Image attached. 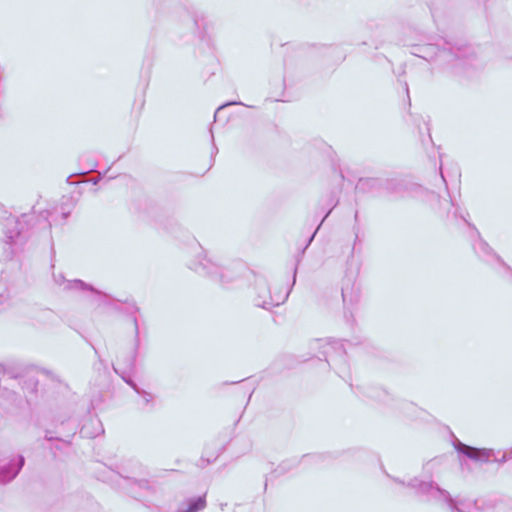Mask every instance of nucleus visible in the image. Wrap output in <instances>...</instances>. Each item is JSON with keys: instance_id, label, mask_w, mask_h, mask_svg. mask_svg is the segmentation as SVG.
<instances>
[{"instance_id": "f257e3e1", "label": "nucleus", "mask_w": 512, "mask_h": 512, "mask_svg": "<svg viewBox=\"0 0 512 512\" xmlns=\"http://www.w3.org/2000/svg\"><path fill=\"white\" fill-rule=\"evenodd\" d=\"M438 473V461L430 460L423 466V474L427 479L414 478L407 484L415 490V493L426 497L428 501H434L445 505L451 512H478L476 501L470 499L453 498L451 494L439 487L431 480Z\"/></svg>"}, {"instance_id": "f03ea898", "label": "nucleus", "mask_w": 512, "mask_h": 512, "mask_svg": "<svg viewBox=\"0 0 512 512\" xmlns=\"http://www.w3.org/2000/svg\"><path fill=\"white\" fill-rule=\"evenodd\" d=\"M30 215L23 214L21 217H8L4 222L5 249L8 250L7 258L22 250L28 238V223Z\"/></svg>"}, {"instance_id": "7ed1b4c3", "label": "nucleus", "mask_w": 512, "mask_h": 512, "mask_svg": "<svg viewBox=\"0 0 512 512\" xmlns=\"http://www.w3.org/2000/svg\"><path fill=\"white\" fill-rule=\"evenodd\" d=\"M403 44L405 46H409L412 48L411 53L415 56H418L420 58H423L427 61H432L436 57L441 58L443 61H450L451 58L454 56L451 48H443L439 49V44L435 43H415L413 42L410 37L403 40ZM458 55L455 54V57Z\"/></svg>"}, {"instance_id": "20e7f679", "label": "nucleus", "mask_w": 512, "mask_h": 512, "mask_svg": "<svg viewBox=\"0 0 512 512\" xmlns=\"http://www.w3.org/2000/svg\"><path fill=\"white\" fill-rule=\"evenodd\" d=\"M255 290L257 293L255 303L257 306L264 309H271L272 307L279 306L288 297V292L285 294H271L270 287L264 279L256 281Z\"/></svg>"}, {"instance_id": "39448f33", "label": "nucleus", "mask_w": 512, "mask_h": 512, "mask_svg": "<svg viewBox=\"0 0 512 512\" xmlns=\"http://www.w3.org/2000/svg\"><path fill=\"white\" fill-rule=\"evenodd\" d=\"M53 278L54 282L64 291H75L81 294L90 293L93 296H101V292L81 280H67L62 274H54Z\"/></svg>"}, {"instance_id": "423d86ee", "label": "nucleus", "mask_w": 512, "mask_h": 512, "mask_svg": "<svg viewBox=\"0 0 512 512\" xmlns=\"http://www.w3.org/2000/svg\"><path fill=\"white\" fill-rule=\"evenodd\" d=\"M198 261L192 264V269L196 272L210 275L213 278H218L222 281L223 273L221 267L211 257L208 256L207 252L201 250L198 255Z\"/></svg>"}, {"instance_id": "0eeeda50", "label": "nucleus", "mask_w": 512, "mask_h": 512, "mask_svg": "<svg viewBox=\"0 0 512 512\" xmlns=\"http://www.w3.org/2000/svg\"><path fill=\"white\" fill-rule=\"evenodd\" d=\"M455 448L459 453L478 462L498 461L494 451L491 449L474 448L466 444H463L460 441H457L455 443Z\"/></svg>"}, {"instance_id": "6e6552de", "label": "nucleus", "mask_w": 512, "mask_h": 512, "mask_svg": "<svg viewBox=\"0 0 512 512\" xmlns=\"http://www.w3.org/2000/svg\"><path fill=\"white\" fill-rule=\"evenodd\" d=\"M24 464L22 456L4 458L0 460V483H6L14 479Z\"/></svg>"}, {"instance_id": "1a4fd4ad", "label": "nucleus", "mask_w": 512, "mask_h": 512, "mask_svg": "<svg viewBox=\"0 0 512 512\" xmlns=\"http://www.w3.org/2000/svg\"><path fill=\"white\" fill-rule=\"evenodd\" d=\"M206 507L204 496L193 497L183 502L176 512H198Z\"/></svg>"}, {"instance_id": "9d476101", "label": "nucleus", "mask_w": 512, "mask_h": 512, "mask_svg": "<svg viewBox=\"0 0 512 512\" xmlns=\"http://www.w3.org/2000/svg\"><path fill=\"white\" fill-rule=\"evenodd\" d=\"M474 250L480 257H482L487 262L495 260L496 262L501 263L500 258L497 255H495L488 246V244L481 239L474 244Z\"/></svg>"}, {"instance_id": "9b49d317", "label": "nucleus", "mask_w": 512, "mask_h": 512, "mask_svg": "<svg viewBox=\"0 0 512 512\" xmlns=\"http://www.w3.org/2000/svg\"><path fill=\"white\" fill-rule=\"evenodd\" d=\"M8 300V295H0V311L7 306Z\"/></svg>"}, {"instance_id": "f8f14e48", "label": "nucleus", "mask_w": 512, "mask_h": 512, "mask_svg": "<svg viewBox=\"0 0 512 512\" xmlns=\"http://www.w3.org/2000/svg\"><path fill=\"white\" fill-rule=\"evenodd\" d=\"M327 346H328V349L342 348V343H340V342L327 343Z\"/></svg>"}, {"instance_id": "ddd939ff", "label": "nucleus", "mask_w": 512, "mask_h": 512, "mask_svg": "<svg viewBox=\"0 0 512 512\" xmlns=\"http://www.w3.org/2000/svg\"><path fill=\"white\" fill-rule=\"evenodd\" d=\"M141 394H142L143 399H144V401H145L146 403H149V402L151 401L152 396H151L149 393H147V392H142Z\"/></svg>"}, {"instance_id": "4468645a", "label": "nucleus", "mask_w": 512, "mask_h": 512, "mask_svg": "<svg viewBox=\"0 0 512 512\" xmlns=\"http://www.w3.org/2000/svg\"><path fill=\"white\" fill-rule=\"evenodd\" d=\"M231 104H237V103H236V102L228 103V105H231ZM226 106H227V104H226ZM224 107H225V105L220 106V107L218 108V110H217V111H216V113H215V117L217 116V114H218L219 110L223 109Z\"/></svg>"}, {"instance_id": "2eb2a0df", "label": "nucleus", "mask_w": 512, "mask_h": 512, "mask_svg": "<svg viewBox=\"0 0 512 512\" xmlns=\"http://www.w3.org/2000/svg\"><path fill=\"white\" fill-rule=\"evenodd\" d=\"M134 325H135V331H136V335H138V324H137V319L134 318Z\"/></svg>"}, {"instance_id": "dca6fc26", "label": "nucleus", "mask_w": 512, "mask_h": 512, "mask_svg": "<svg viewBox=\"0 0 512 512\" xmlns=\"http://www.w3.org/2000/svg\"><path fill=\"white\" fill-rule=\"evenodd\" d=\"M316 232H317V230H316V231L314 232V234L310 237V239H309V241H308V244H310V243H311V241L313 240V238H314V236H315Z\"/></svg>"}, {"instance_id": "f3484780", "label": "nucleus", "mask_w": 512, "mask_h": 512, "mask_svg": "<svg viewBox=\"0 0 512 512\" xmlns=\"http://www.w3.org/2000/svg\"><path fill=\"white\" fill-rule=\"evenodd\" d=\"M82 433H84L85 435H88V433L86 432V427L85 426L82 428Z\"/></svg>"}, {"instance_id": "a211bd4d", "label": "nucleus", "mask_w": 512, "mask_h": 512, "mask_svg": "<svg viewBox=\"0 0 512 512\" xmlns=\"http://www.w3.org/2000/svg\"><path fill=\"white\" fill-rule=\"evenodd\" d=\"M324 354H326L327 356H330V352H329V350H328V349H327V350H325V351H324Z\"/></svg>"}, {"instance_id": "6ab92c4d", "label": "nucleus", "mask_w": 512, "mask_h": 512, "mask_svg": "<svg viewBox=\"0 0 512 512\" xmlns=\"http://www.w3.org/2000/svg\"><path fill=\"white\" fill-rule=\"evenodd\" d=\"M133 389H134V390H136V392L140 393V392H139V389H137V387H136V386H134V385H133Z\"/></svg>"}, {"instance_id": "aec40b11", "label": "nucleus", "mask_w": 512, "mask_h": 512, "mask_svg": "<svg viewBox=\"0 0 512 512\" xmlns=\"http://www.w3.org/2000/svg\"><path fill=\"white\" fill-rule=\"evenodd\" d=\"M133 389H134V390H136V392L140 393V392H139V389H137V387H136V386H134V385H133Z\"/></svg>"}, {"instance_id": "412c9836", "label": "nucleus", "mask_w": 512, "mask_h": 512, "mask_svg": "<svg viewBox=\"0 0 512 512\" xmlns=\"http://www.w3.org/2000/svg\"><path fill=\"white\" fill-rule=\"evenodd\" d=\"M133 389H134V390H136V392L140 393V392H139V389H137V387H136V386H134V385H133Z\"/></svg>"}, {"instance_id": "4be33fe9", "label": "nucleus", "mask_w": 512, "mask_h": 512, "mask_svg": "<svg viewBox=\"0 0 512 512\" xmlns=\"http://www.w3.org/2000/svg\"><path fill=\"white\" fill-rule=\"evenodd\" d=\"M501 462H504L505 461V455L502 456V459L500 460Z\"/></svg>"}, {"instance_id": "5701e85b", "label": "nucleus", "mask_w": 512, "mask_h": 512, "mask_svg": "<svg viewBox=\"0 0 512 512\" xmlns=\"http://www.w3.org/2000/svg\"><path fill=\"white\" fill-rule=\"evenodd\" d=\"M2 368V365L0 364V369Z\"/></svg>"}]
</instances>
